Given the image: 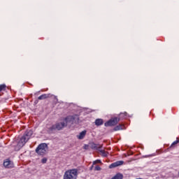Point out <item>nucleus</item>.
Returning <instances> with one entry per match:
<instances>
[{
	"label": "nucleus",
	"mask_w": 179,
	"mask_h": 179,
	"mask_svg": "<svg viewBox=\"0 0 179 179\" xmlns=\"http://www.w3.org/2000/svg\"><path fill=\"white\" fill-rule=\"evenodd\" d=\"M0 148H2V145H1V144H0Z\"/></svg>",
	"instance_id": "obj_22"
},
{
	"label": "nucleus",
	"mask_w": 179,
	"mask_h": 179,
	"mask_svg": "<svg viewBox=\"0 0 179 179\" xmlns=\"http://www.w3.org/2000/svg\"><path fill=\"white\" fill-rule=\"evenodd\" d=\"M33 135L32 130H27L24 134L23 136L20 138L18 145L20 146H24L26 145V143L28 142L29 139L31 138V136Z\"/></svg>",
	"instance_id": "obj_4"
},
{
	"label": "nucleus",
	"mask_w": 179,
	"mask_h": 179,
	"mask_svg": "<svg viewBox=\"0 0 179 179\" xmlns=\"http://www.w3.org/2000/svg\"><path fill=\"white\" fill-rule=\"evenodd\" d=\"M5 89H6V85L5 84L0 85V93L2 92V90H5ZM0 96H1V94H0Z\"/></svg>",
	"instance_id": "obj_13"
},
{
	"label": "nucleus",
	"mask_w": 179,
	"mask_h": 179,
	"mask_svg": "<svg viewBox=\"0 0 179 179\" xmlns=\"http://www.w3.org/2000/svg\"><path fill=\"white\" fill-rule=\"evenodd\" d=\"M177 143H178V141H174L172 144H171V148H174V146H176V145H177Z\"/></svg>",
	"instance_id": "obj_15"
},
{
	"label": "nucleus",
	"mask_w": 179,
	"mask_h": 179,
	"mask_svg": "<svg viewBox=\"0 0 179 179\" xmlns=\"http://www.w3.org/2000/svg\"><path fill=\"white\" fill-rule=\"evenodd\" d=\"M103 124H104V122L102 119H96L95 120V125H96L97 127H100V125H103Z\"/></svg>",
	"instance_id": "obj_9"
},
{
	"label": "nucleus",
	"mask_w": 179,
	"mask_h": 179,
	"mask_svg": "<svg viewBox=\"0 0 179 179\" xmlns=\"http://www.w3.org/2000/svg\"><path fill=\"white\" fill-rule=\"evenodd\" d=\"M100 170H101V168L100 167V166L97 165L95 166L96 171H100Z\"/></svg>",
	"instance_id": "obj_16"
},
{
	"label": "nucleus",
	"mask_w": 179,
	"mask_h": 179,
	"mask_svg": "<svg viewBox=\"0 0 179 179\" xmlns=\"http://www.w3.org/2000/svg\"><path fill=\"white\" fill-rule=\"evenodd\" d=\"M90 147L91 148V149H93L94 150H100V149L103 148V145L100 144H96L94 143H90Z\"/></svg>",
	"instance_id": "obj_6"
},
{
	"label": "nucleus",
	"mask_w": 179,
	"mask_h": 179,
	"mask_svg": "<svg viewBox=\"0 0 179 179\" xmlns=\"http://www.w3.org/2000/svg\"><path fill=\"white\" fill-rule=\"evenodd\" d=\"M152 156H156V155L153 154V155H148V157H150Z\"/></svg>",
	"instance_id": "obj_19"
},
{
	"label": "nucleus",
	"mask_w": 179,
	"mask_h": 179,
	"mask_svg": "<svg viewBox=\"0 0 179 179\" xmlns=\"http://www.w3.org/2000/svg\"><path fill=\"white\" fill-rule=\"evenodd\" d=\"M76 121H79V116H78V115L67 116L65 117L64 122H57L50 127H48L47 132L48 134H55L57 131H61V129H64V128L68 125V122H76Z\"/></svg>",
	"instance_id": "obj_1"
},
{
	"label": "nucleus",
	"mask_w": 179,
	"mask_h": 179,
	"mask_svg": "<svg viewBox=\"0 0 179 179\" xmlns=\"http://www.w3.org/2000/svg\"><path fill=\"white\" fill-rule=\"evenodd\" d=\"M78 178V170L70 169L64 173L63 179H77Z\"/></svg>",
	"instance_id": "obj_5"
},
{
	"label": "nucleus",
	"mask_w": 179,
	"mask_h": 179,
	"mask_svg": "<svg viewBox=\"0 0 179 179\" xmlns=\"http://www.w3.org/2000/svg\"><path fill=\"white\" fill-rule=\"evenodd\" d=\"M86 136V131H83L80 133V134L78 136V139H83Z\"/></svg>",
	"instance_id": "obj_11"
},
{
	"label": "nucleus",
	"mask_w": 179,
	"mask_h": 179,
	"mask_svg": "<svg viewBox=\"0 0 179 179\" xmlns=\"http://www.w3.org/2000/svg\"><path fill=\"white\" fill-rule=\"evenodd\" d=\"M101 163V161L100 159L96 160L93 162V164H97Z\"/></svg>",
	"instance_id": "obj_17"
},
{
	"label": "nucleus",
	"mask_w": 179,
	"mask_h": 179,
	"mask_svg": "<svg viewBox=\"0 0 179 179\" xmlns=\"http://www.w3.org/2000/svg\"><path fill=\"white\" fill-rule=\"evenodd\" d=\"M127 115L128 113H127V112L120 113V117H114L106 122L105 123V127H114V125H117V122H120V118H127Z\"/></svg>",
	"instance_id": "obj_2"
},
{
	"label": "nucleus",
	"mask_w": 179,
	"mask_h": 179,
	"mask_svg": "<svg viewBox=\"0 0 179 179\" xmlns=\"http://www.w3.org/2000/svg\"><path fill=\"white\" fill-rule=\"evenodd\" d=\"M41 163H43V164H45V163H47V158H43L41 160Z\"/></svg>",
	"instance_id": "obj_18"
},
{
	"label": "nucleus",
	"mask_w": 179,
	"mask_h": 179,
	"mask_svg": "<svg viewBox=\"0 0 179 179\" xmlns=\"http://www.w3.org/2000/svg\"><path fill=\"white\" fill-rule=\"evenodd\" d=\"M3 166L6 169H13V162L9 159H6L3 162Z\"/></svg>",
	"instance_id": "obj_7"
},
{
	"label": "nucleus",
	"mask_w": 179,
	"mask_h": 179,
	"mask_svg": "<svg viewBox=\"0 0 179 179\" xmlns=\"http://www.w3.org/2000/svg\"><path fill=\"white\" fill-rule=\"evenodd\" d=\"M35 103H38V101H36Z\"/></svg>",
	"instance_id": "obj_20"
},
{
	"label": "nucleus",
	"mask_w": 179,
	"mask_h": 179,
	"mask_svg": "<svg viewBox=\"0 0 179 179\" xmlns=\"http://www.w3.org/2000/svg\"><path fill=\"white\" fill-rule=\"evenodd\" d=\"M124 128V126L122 125V124H119L117 126H116L115 128H114V131H120L121 129H122Z\"/></svg>",
	"instance_id": "obj_12"
},
{
	"label": "nucleus",
	"mask_w": 179,
	"mask_h": 179,
	"mask_svg": "<svg viewBox=\"0 0 179 179\" xmlns=\"http://www.w3.org/2000/svg\"><path fill=\"white\" fill-rule=\"evenodd\" d=\"M50 97V94H44L38 97V100H45V99H48Z\"/></svg>",
	"instance_id": "obj_10"
},
{
	"label": "nucleus",
	"mask_w": 179,
	"mask_h": 179,
	"mask_svg": "<svg viewBox=\"0 0 179 179\" xmlns=\"http://www.w3.org/2000/svg\"><path fill=\"white\" fill-rule=\"evenodd\" d=\"M93 168V166L91 167V169H92Z\"/></svg>",
	"instance_id": "obj_23"
},
{
	"label": "nucleus",
	"mask_w": 179,
	"mask_h": 179,
	"mask_svg": "<svg viewBox=\"0 0 179 179\" xmlns=\"http://www.w3.org/2000/svg\"><path fill=\"white\" fill-rule=\"evenodd\" d=\"M177 141H178V143H179V138H177Z\"/></svg>",
	"instance_id": "obj_21"
},
{
	"label": "nucleus",
	"mask_w": 179,
	"mask_h": 179,
	"mask_svg": "<svg viewBox=\"0 0 179 179\" xmlns=\"http://www.w3.org/2000/svg\"><path fill=\"white\" fill-rule=\"evenodd\" d=\"M123 164H124L123 161H117L116 162H114V163L111 164L109 166V169H114L115 167H118V166H122Z\"/></svg>",
	"instance_id": "obj_8"
},
{
	"label": "nucleus",
	"mask_w": 179,
	"mask_h": 179,
	"mask_svg": "<svg viewBox=\"0 0 179 179\" xmlns=\"http://www.w3.org/2000/svg\"><path fill=\"white\" fill-rule=\"evenodd\" d=\"M35 152L38 156H45V155L47 154V152H48V145L45 143L39 144L35 150Z\"/></svg>",
	"instance_id": "obj_3"
},
{
	"label": "nucleus",
	"mask_w": 179,
	"mask_h": 179,
	"mask_svg": "<svg viewBox=\"0 0 179 179\" xmlns=\"http://www.w3.org/2000/svg\"><path fill=\"white\" fill-rule=\"evenodd\" d=\"M100 153L102 154V156H103V157H107V152L103 150H99Z\"/></svg>",
	"instance_id": "obj_14"
}]
</instances>
